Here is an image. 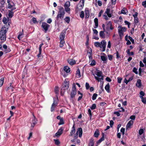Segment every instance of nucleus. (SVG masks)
I'll use <instances>...</instances> for the list:
<instances>
[{"instance_id": "1", "label": "nucleus", "mask_w": 146, "mask_h": 146, "mask_svg": "<svg viewBox=\"0 0 146 146\" xmlns=\"http://www.w3.org/2000/svg\"><path fill=\"white\" fill-rule=\"evenodd\" d=\"M8 29V28H7L5 25H4L1 28L0 31V38L3 41L6 39V33Z\"/></svg>"}, {"instance_id": "2", "label": "nucleus", "mask_w": 146, "mask_h": 146, "mask_svg": "<svg viewBox=\"0 0 146 146\" xmlns=\"http://www.w3.org/2000/svg\"><path fill=\"white\" fill-rule=\"evenodd\" d=\"M95 79L98 82L100 81L101 82V80H103L104 77L102 72L100 70H97L95 72V73L93 74Z\"/></svg>"}, {"instance_id": "3", "label": "nucleus", "mask_w": 146, "mask_h": 146, "mask_svg": "<svg viewBox=\"0 0 146 146\" xmlns=\"http://www.w3.org/2000/svg\"><path fill=\"white\" fill-rule=\"evenodd\" d=\"M65 14V12L64 8L62 7H60L59 8V11L56 17V19L58 20L59 19H63Z\"/></svg>"}, {"instance_id": "4", "label": "nucleus", "mask_w": 146, "mask_h": 146, "mask_svg": "<svg viewBox=\"0 0 146 146\" xmlns=\"http://www.w3.org/2000/svg\"><path fill=\"white\" fill-rule=\"evenodd\" d=\"M107 15L110 18L112 16L111 14L110 13V10L108 7L107 8L106 10L105 11L103 16V17L106 20H108L109 19V18L108 17Z\"/></svg>"}, {"instance_id": "5", "label": "nucleus", "mask_w": 146, "mask_h": 146, "mask_svg": "<svg viewBox=\"0 0 146 146\" xmlns=\"http://www.w3.org/2000/svg\"><path fill=\"white\" fill-rule=\"evenodd\" d=\"M99 34L100 37L102 38H108L110 35L109 32L106 31H100Z\"/></svg>"}, {"instance_id": "6", "label": "nucleus", "mask_w": 146, "mask_h": 146, "mask_svg": "<svg viewBox=\"0 0 146 146\" xmlns=\"http://www.w3.org/2000/svg\"><path fill=\"white\" fill-rule=\"evenodd\" d=\"M112 26V23L111 21H107L106 24V31L108 32L112 30L113 29Z\"/></svg>"}, {"instance_id": "7", "label": "nucleus", "mask_w": 146, "mask_h": 146, "mask_svg": "<svg viewBox=\"0 0 146 146\" xmlns=\"http://www.w3.org/2000/svg\"><path fill=\"white\" fill-rule=\"evenodd\" d=\"M7 3L8 5V8L11 9L12 11H13L16 9L15 7V5L14 3L11 1L9 0H7Z\"/></svg>"}, {"instance_id": "8", "label": "nucleus", "mask_w": 146, "mask_h": 146, "mask_svg": "<svg viewBox=\"0 0 146 146\" xmlns=\"http://www.w3.org/2000/svg\"><path fill=\"white\" fill-rule=\"evenodd\" d=\"M118 32L120 37H122L123 36V33L126 31V29L125 27H122L121 26L118 27Z\"/></svg>"}, {"instance_id": "9", "label": "nucleus", "mask_w": 146, "mask_h": 146, "mask_svg": "<svg viewBox=\"0 0 146 146\" xmlns=\"http://www.w3.org/2000/svg\"><path fill=\"white\" fill-rule=\"evenodd\" d=\"M84 0H81L76 8V10L78 11L82 9L84 7Z\"/></svg>"}, {"instance_id": "10", "label": "nucleus", "mask_w": 146, "mask_h": 146, "mask_svg": "<svg viewBox=\"0 0 146 146\" xmlns=\"http://www.w3.org/2000/svg\"><path fill=\"white\" fill-rule=\"evenodd\" d=\"M76 94V86L75 84H73L72 86V91L71 93L70 96L72 98L74 97Z\"/></svg>"}, {"instance_id": "11", "label": "nucleus", "mask_w": 146, "mask_h": 146, "mask_svg": "<svg viewBox=\"0 0 146 146\" xmlns=\"http://www.w3.org/2000/svg\"><path fill=\"white\" fill-rule=\"evenodd\" d=\"M70 6V2L69 1H66L64 5V7L65 11L69 13L70 11V9L69 8Z\"/></svg>"}, {"instance_id": "12", "label": "nucleus", "mask_w": 146, "mask_h": 146, "mask_svg": "<svg viewBox=\"0 0 146 146\" xmlns=\"http://www.w3.org/2000/svg\"><path fill=\"white\" fill-rule=\"evenodd\" d=\"M49 26L50 25L46 23L43 22L42 23L41 27L44 29L45 33L46 32Z\"/></svg>"}, {"instance_id": "13", "label": "nucleus", "mask_w": 146, "mask_h": 146, "mask_svg": "<svg viewBox=\"0 0 146 146\" xmlns=\"http://www.w3.org/2000/svg\"><path fill=\"white\" fill-rule=\"evenodd\" d=\"M100 44H101V45L100 46V47L101 48H103V51H104L105 50L106 46V42L104 40H103L101 42Z\"/></svg>"}, {"instance_id": "14", "label": "nucleus", "mask_w": 146, "mask_h": 146, "mask_svg": "<svg viewBox=\"0 0 146 146\" xmlns=\"http://www.w3.org/2000/svg\"><path fill=\"white\" fill-rule=\"evenodd\" d=\"M37 120L34 115H33V117H32V120L31 122V127L33 128L35 125L37 123Z\"/></svg>"}, {"instance_id": "15", "label": "nucleus", "mask_w": 146, "mask_h": 146, "mask_svg": "<svg viewBox=\"0 0 146 146\" xmlns=\"http://www.w3.org/2000/svg\"><path fill=\"white\" fill-rule=\"evenodd\" d=\"M66 30H63L62 32L61 33L60 36L59 38L60 40H64V38L65 37V34H66Z\"/></svg>"}, {"instance_id": "16", "label": "nucleus", "mask_w": 146, "mask_h": 146, "mask_svg": "<svg viewBox=\"0 0 146 146\" xmlns=\"http://www.w3.org/2000/svg\"><path fill=\"white\" fill-rule=\"evenodd\" d=\"M69 83L68 82H66L64 81V83L62 85V89L66 90L69 87Z\"/></svg>"}, {"instance_id": "17", "label": "nucleus", "mask_w": 146, "mask_h": 146, "mask_svg": "<svg viewBox=\"0 0 146 146\" xmlns=\"http://www.w3.org/2000/svg\"><path fill=\"white\" fill-rule=\"evenodd\" d=\"M63 130V129L62 128H60L57 132L55 133V136L57 137H59L62 134Z\"/></svg>"}, {"instance_id": "18", "label": "nucleus", "mask_w": 146, "mask_h": 146, "mask_svg": "<svg viewBox=\"0 0 146 146\" xmlns=\"http://www.w3.org/2000/svg\"><path fill=\"white\" fill-rule=\"evenodd\" d=\"M133 123V121L132 120L129 121L127 123L126 126V128L127 129L130 128L132 125Z\"/></svg>"}, {"instance_id": "19", "label": "nucleus", "mask_w": 146, "mask_h": 146, "mask_svg": "<svg viewBox=\"0 0 146 146\" xmlns=\"http://www.w3.org/2000/svg\"><path fill=\"white\" fill-rule=\"evenodd\" d=\"M79 133V137H81L82 136V129L81 128H78L77 131L76 133V134L77 135H78V133Z\"/></svg>"}, {"instance_id": "20", "label": "nucleus", "mask_w": 146, "mask_h": 146, "mask_svg": "<svg viewBox=\"0 0 146 146\" xmlns=\"http://www.w3.org/2000/svg\"><path fill=\"white\" fill-rule=\"evenodd\" d=\"M136 85L137 87L138 88H140L142 86L141 81L140 79H138L137 80Z\"/></svg>"}, {"instance_id": "21", "label": "nucleus", "mask_w": 146, "mask_h": 146, "mask_svg": "<svg viewBox=\"0 0 146 146\" xmlns=\"http://www.w3.org/2000/svg\"><path fill=\"white\" fill-rule=\"evenodd\" d=\"M57 105V103L54 101L53 103L52 104V106L51 107V111L52 112L53 111L56 107V106Z\"/></svg>"}, {"instance_id": "22", "label": "nucleus", "mask_w": 146, "mask_h": 146, "mask_svg": "<svg viewBox=\"0 0 146 146\" xmlns=\"http://www.w3.org/2000/svg\"><path fill=\"white\" fill-rule=\"evenodd\" d=\"M85 17L86 18H88L90 15L89 11L88 8H86L85 9Z\"/></svg>"}, {"instance_id": "23", "label": "nucleus", "mask_w": 146, "mask_h": 146, "mask_svg": "<svg viewBox=\"0 0 146 146\" xmlns=\"http://www.w3.org/2000/svg\"><path fill=\"white\" fill-rule=\"evenodd\" d=\"M68 63L71 65H73L75 64L76 62L75 60L71 59H69L68 60Z\"/></svg>"}, {"instance_id": "24", "label": "nucleus", "mask_w": 146, "mask_h": 146, "mask_svg": "<svg viewBox=\"0 0 146 146\" xmlns=\"http://www.w3.org/2000/svg\"><path fill=\"white\" fill-rule=\"evenodd\" d=\"M94 22L95 23V26L94 28H97L98 27V19L96 18L94 19Z\"/></svg>"}, {"instance_id": "25", "label": "nucleus", "mask_w": 146, "mask_h": 146, "mask_svg": "<svg viewBox=\"0 0 146 146\" xmlns=\"http://www.w3.org/2000/svg\"><path fill=\"white\" fill-rule=\"evenodd\" d=\"M76 77L78 78H79L81 76L80 70L79 68L77 69L76 73Z\"/></svg>"}, {"instance_id": "26", "label": "nucleus", "mask_w": 146, "mask_h": 146, "mask_svg": "<svg viewBox=\"0 0 146 146\" xmlns=\"http://www.w3.org/2000/svg\"><path fill=\"white\" fill-rule=\"evenodd\" d=\"M94 142L92 139H90V142L89 143V146H94Z\"/></svg>"}, {"instance_id": "27", "label": "nucleus", "mask_w": 146, "mask_h": 146, "mask_svg": "<svg viewBox=\"0 0 146 146\" xmlns=\"http://www.w3.org/2000/svg\"><path fill=\"white\" fill-rule=\"evenodd\" d=\"M102 60L104 62H106L107 60V57L105 56H101Z\"/></svg>"}, {"instance_id": "28", "label": "nucleus", "mask_w": 146, "mask_h": 146, "mask_svg": "<svg viewBox=\"0 0 146 146\" xmlns=\"http://www.w3.org/2000/svg\"><path fill=\"white\" fill-rule=\"evenodd\" d=\"M64 70L67 73H68L70 72V68L67 66L64 67Z\"/></svg>"}, {"instance_id": "29", "label": "nucleus", "mask_w": 146, "mask_h": 146, "mask_svg": "<svg viewBox=\"0 0 146 146\" xmlns=\"http://www.w3.org/2000/svg\"><path fill=\"white\" fill-rule=\"evenodd\" d=\"M23 29H22V32H20L19 36L17 37L18 39H19V40H20V38H21L23 37Z\"/></svg>"}, {"instance_id": "30", "label": "nucleus", "mask_w": 146, "mask_h": 146, "mask_svg": "<svg viewBox=\"0 0 146 146\" xmlns=\"http://www.w3.org/2000/svg\"><path fill=\"white\" fill-rule=\"evenodd\" d=\"M105 89L108 92H110V85L109 83L105 87Z\"/></svg>"}, {"instance_id": "31", "label": "nucleus", "mask_w": 146, "mask_h": 146, "mask_svg": "<svg viewBox=\"0 0 146 146\" xmlns=\"http://www.w3.org/2000/svg\"><path fill=\"white\" fill-rule=\"evenodd\" d=\"M64 19L65 22L68 24H69L70 23V17H66Z\"/></svg>"}, {"instance_id": "32", "label": "nucleus", "mask_w": 146, "mask_h": 146, "mask_svg": "<svg viewBox=\"0 0 146 146\" xmlns=\"http://www.w3.org/2000/svg\"><path fill=\"white\" fill-rule=\"evenodd\" d=\"M12 11V10H11V11L9 10V13L8 15L9 17L10 18L12 17L13 16V12Z\"/></svg>"}, {"instance_id": "33", "label": "nucleus", "mask_w": 146, "mask_h": 146, "mask_svg": "<svg viewBox=\"0 0 146 146\" xmlns=\"http://www.w3.org/2000/svg\"><path fill=\"white\" fill-rule=\"evenodd\" d=\"M60 47H62L64 46V40H60Z\"/></svg>"}, {"instance_id": "34", "label": "nucleus", "mask_w": 146, "mask_h": 146, "mask_svg": "<svg viewBox=\"0 0 146 146\" xmlns=\"http://www.w3.org/2000/svg\"><path fill=\"white\" fill-rule=\"evenodd\" d=\"M95 46L96 47H100L101 45V44L100 42H95L94 43Z\"/></svg>"}, {"instance_id": "35", "label": "nucleus", "mask_w": 146, "mask_h": 146, "mask_svg": "<svg viewBox=\"0 0 146 146\" xmlns=\"http://www.w3.org/2000/svg\"><path fill=\"white\" fill-rule=\"evenodd\" d=\"M141 101L144 104H146V98L141 97Z\"/></svg>"}, {"instance_id": "36", "label": "nucleus", "mask_w": 146, "mask_h": 146, "mask_svg": "<svg viewBox=\"0 0 146 146\" xmlns=\"http://www.w3.org/2000/svg\"><path fill=\"white\" fill-rule=\"evenodd\" d=\"M64 123L63 119V118H62L60 120V122L58 123V125H61L63 124Z\"/></svg>"}, {"instance_id": "37", "label": "nucleus", "mask_w": 146, "mask_h": 146, "mask_svg": "<svg viewBox=\"0 0 146 146\" xmlns=\"http://www.w3.org/2000/svg\"><path fill=\"white\" fill-rule=\"evenodd\" d=\"M54 92L56 94H58L59 90L58 87V86H56L54 89Z\"/></svg>"}, {"instance_id": "38", "label": "nucleus", "mask_w": 146, "mask_h": 146, "mask_svg": "<svg viewBox=\"0 0 146 146\" xmlns=\"http://www.w3.org/2000/svg\"><path fill=\"white\" fill-rule=\"evenodd\" d=\"M84 12L83 11H81V12L80 14V17L81 18H83L84 17Z\"/></svg>"}, {"instance_id": "39", "label": "nucleus", "mask_w": 146, "mask_h": 146, "mask_svg": "<svg viewBox=\"0 0 146 146\" xmlns=\"http://www.w3.org/2000/svg\"><path fill=\"white\" fill-rule=\"evenodd\" d=\"M4 79L3 78H2L0 80V86H2L4 82Z\"/></svg>"}, {"instance_id": "40", "label": "nucleus", "mask_w": 146, "mask_h": 146, "mask_svg": "<svg viewBox=\"0 0 146 146\" xmlns=\"http://www.w3.org/2000/svg\"><path fill=\"white\" fill-rule=\"evenodd\" d=\"M97 96H98V95L97 94H94L92 96V100H95L96 99Z\"/></svg>"}, {"instance_id": "41", "label": "nucleus", "mask_w": 146, "mask_h": 146, "mask_svg": "<svg viewBox=\"0 0 146 146\" xmlns=\"http://www.w3.org/2000/svg\"><path fill=\"white\" fill-rule=\"evenodd\" d=\"M92 50L91 48H90L88 51L87 54L88 55H92Z\"/></svg>"}, {"instance_id": "42", "label": "nucleus", "mask_w": 146, "mask_h": 146, "mask_svg": "<svg viewBox=\"0 0 146 146\" xmlns=\"http://www.w3.org/2000/svg\"><path fill=\"white\" fill-rule=\"evenodd\" d=\"M102 137L100 139V141H103L104 140V134L103 133H102Z\"/></svg>"}, {"instance_id": "43", "label": "nucleus", "mask_w": 146, "mask_h": 146, "mask_svg": "<svg viewBox=\"0 0 146 146\" xmlns=\"http://www.w3.org/2000/svg\"><path fill=\"white\" fill-rule=\"evenodd\" d=\"M133 71L136 74H138V72L137 71V69L135 68L134 67L133 68Z\"/></svg>"}, {"instance_id": "44", "label": "nucleus", "mask_w": 146, "mask_h": 146, "mask_svg": "<svg viewBox=\"0 0 146 146\" xmlns=\"http://www.w3.org/2000/svg\"><path fill=\"white\" fill-rule=\"evenodd\" d=\"M54 141L55 144L56 145H58L60 143V142L58 139H54Z\"/></svg>"}, {"instance_id": "45", "label": "nucleus", "mask_w": 146, "mask_h": 146, "mask_svg": "<svg viewBox=\"0 0 146 146\" xmlns=\"http://www.w3.org/2000/svg\"><path fill=\"white\" fill-rule=\"evenodd\" d=\"M96 107V105L95 104H93L92 106L90 107V108L92 110H94L95 109Z\"/></svg>"}, {"instance_id": "46", "label": "nucleus", "mask_w": 146, "mask_h": 146, "mask_svg": "<svg viewBox=\"0 0 146 146\" xmlns=\"http://www.w3.org/2000/svg\"><path fill=\"white\" fill-rule=\"evenodd\" d=\"M125 9H126L125 8H124L121 10V13L123 14H125L126 13L125 12Z\"/></svg>"}, {"instance_id": "47", "label": "nucleus", "mask_w": 146, "mask_h": 146, "mask_svg": "<svg viewBox=\"0 0 146 146\" xmlns=\"http://www.w3.org/2000/svg\"><path fill=\"white\" fill-rule=\"evenodd\" d=\"M3 21L4 24H6L7 22V19L6 17H4L3 19Z\"/></svg>"}, {"instance_id": "48", "label": "nucleus", "mask_w": 146, "mask_h": 146, "mask_svg": "<svg viewBox=\"0 0 146 146\" xmlns=\"http://www.w3.org/2000/svg\"><path fill=\"white\" fill-rule=\"evenodd\" d=\"M75 133V130H74V129H72L71 130V132H70V135L71 136H72Z\"/></svg>"}, {"instance_id": "49", "label": "nucleus", "mask_w": 146, "mask_h": 146, "mask_svg": "<svg viewBox=\"0 0 146 146\" xmlns=\"http://www.w3.org/2000/svg\"><path fill=\"white\" fill-rule=\"evenodd\" d=\"M117 82L119 83H120L121 82V81L122 80V78L120 77H117Z\"/></svg>"}, {"instance_id": "50", "label": "nucleus", "mask_w": 146, "mask_h": 146, "mask_svg": "<svg viewBox=\"0 0 146 146\" xmlns=\"http://www.w3.org/2000/svg\"><path fill=\"white\" fill-rule=\"evenodd\" d=\"M143 133V129H140L139 130V133L140 135H142Z\"/></svg>"}, {"instance_id": "51", "label": "nucleus", "mask_w": 146, "mask_h": 146, "mask_svg": "<svg viewBox=\"0 0 146 146\" xmlns=\"http://www.w3.org/2000/svg\"><path fill=\"white\" fill-rule=\"evenodd\" d=\"M140 98L141 96L143 97V96L145 95V93L143 91H141L140 92Z\"/></svg>"}, {"instance_id": "52", "label": "nucleus", "mask_w": 146, "mask_h": 146, "mask_svg": "<svg viewBox=\"0 0 146 146\" xmlns=\"http://www.w3.org/2000/svg\"><path fill=\"white\" fill-rule=\"evenodd\" d=\"M124 23L126 25H128V27L129 28V26L130 25V23L129 22L127 21H124Z\"/></svg>"}, {"instance_id": "53", "label": "nucleus", "mask_w": 146, "mask_h": 146, "mask_svg": "<svg viewBox=\"0 0 146 146\" xmlns=\"http://www.w3.org/2000/svg\"><path fill=\"white\" fill-rule=\"evenodd\" d=\"M32 20L33 22L35 23H38V21L36 20V19L35 18H32Z\"/></svg>"}, {"instance_id": "54", "label": "nucleus", "mask_w": 146, "mask_h": 146, "mask_svg": "<svg viewBox=\"0 0 146 146\" xmlns=\"http://www.w3.org/2000/svg\"><path fill=\"white\" fill-rule=\"evenodd\" d=\"M142 5L145 8L146 7V1L142 2Z\"/></svg>"}, {"instance_id": "55", "label": "nucleus", "mask_w": 146, "mask_h": 146, "mask_svg": "<svg viewBox=\"0 0 146 146\" xmlns=\"http://www.w3.org/2000/svg\"><path fill=\"white\" fill-rule=\"evenodd\" d=\"M125 131V129L123 127H122L121 128L120 131L122 133L123 135H124V132Z\"/></svg>"}, {"instance_id": "56", "label": "nucleus", "mask_w": 146, "mask_h": 146, "mask_svg": "<svg viewBox=\"0 0 146 146\" xmlns=\"http://www.w3.org/2000/svg\"><path fill=\"white\" fill-rule=\"evenodd\" d=\"M99 134L98 132L95 131L94 133V136L95 137H98Z\"/></svg>"}, {"instance_id": "57", "label": "nucleus", "mask_w": 146, "mask_h": 146, "mask_svg": "<svg viewBox=\"0 0 146 146\" xmlns=\"http://www.w3.org/2000/svg\"><path fill=\"white\" fill-rule=\"evenodd\" d=\"M108 58L109 60H111L113 58V56L111 55H108Z\"/></svg>"}, {"instance_id": "58", "label": "nucleus", "mask_w": 146, "mask_h": 146, "mask_svg": "<svg viewBox=\"0 0 146 146\" xmlns=\"http://www.w3.org/2000/svg\"><path fill=\"white\" fill-rule=\"evenodd\" d=\"M85 86H86V89L88 90L89 88L90 87V86H89V84L88 83H87V82L86 83Z\"/></svg>"}, {"instance_id": "59", "label": "nucleus", "mask_w": 146, "mask_h": 146, "mask_svg": "<svg viewBox=\"0 0 146 146\" xmlns=\"http://www.w3.org/2000/svg\"><path fill=\"white\" fill-rule=\"evenodd\" d=\"M88 112L89 116L91 117L92 116V115L91 110L90 109H89L88 110Z\"/></svg>"}, {"instance_id": "60", "label": "nucleus", "mask_w": 146, "mask_h": 146, "mask_svg": "<svg viewBox=\"0 0 146 146\" xmlns=\"http://www.w3.org/2000/svg\"><path fill=\"white\" fill-rule=\"evenodd\" d=\"M93 31L94 34H96V35H97L98 34V32L96 29H93Z\"/></svg>"}, {"instance_id": "61", "label": "nucleus", "mask_w": 146, "mask_h": 146, "mask_svg": "<svg viewBox=\"0 0 146 146\" xmlns=\"http://www.w3.org/2000/svg\"><path fill=\"white\" fill-rule=\"evenodd\" d=\"M96 64V62L94 60H93L92 61L90 65L92 66H94Z\"/></svg>"}, {"instance_id": "62", "label": "nucleus", "mask_w": 146, "mask_h": 146, "mask_svg": "<svg viewBox=\"0 0 146 146\" xmlns=\"http://www.w3.org/2000/svg\"><path fill=\"white\" fill-rule=\"evenodd\" d=\"M135 115H132L130 117V119H132V120H135Z\"/></svg>"}, {"instance_id": "63", "label": "nucleus", "mask_w": 146, "mask_h": 146, "mask_svg": "<svg viewBox=\"0 0 146 146\" xmlns=\"http://www.w3.org/2000/svg\"><path fill=\"white\" fill-rule=\"evenodd\" d=\"M111 47V42L110 41H109L108 43V44L107 45V47L109 48H110Z\"/></svg>"}, {"instance_id": "64", "label": "nucleus", "mask_w": 146, "mask_h": 146, "mask_svg": "<svg viewBox=\"0 0 146 146\" xmlns=\"http://www.w3.org/2000/svg\"><path fill=\"white\" fill-rule=\"evenodd\" d=\"M0 3L2 5H4L5 3L4 0H0Z\"/></svg>"}]
</instances>
